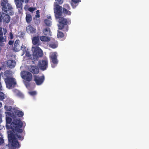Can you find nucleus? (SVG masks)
<instances>
[{"mask_svg":"<svg viewBox=\"0 0 149 149\" xmlns=\"http://www.w3.org/2000/svg\"><path fill=\"white\" fill-rule=\"evenodd\" d=\"M12 74V72L9 70H6L3 73L4 77L5 78H10V76ZM4 79L5 78H4Z\"/></svg>","mask_w":149,"mask_h":149,"instance_id":"f3484780","label":"nucleus"},{"mask_svg":"<svg viewBox=\"0 0 149 149\" xmlns=\"http://www.w3.org/2000/svg\"><path fill=\"white\" fill-rule=\"evenodd\" d=\"M26 20L27 23H29L31 22L32 20V18L30 14L26 13Z\"/></svg>","mask_w":149,"mask_h":149,"instance_id":"aec40b11","label":"nucleus"},{"mask_svg":"<svg viewBox=\"0 0 149 149\" xmlns=\"http://www.w3.org/2000/svg\"><path fill=\"white\" fill-rule=\"evenodd\" d=\"M45 80V77L44 75L41 76H38L36 75L33 76V80L37 85L42 84Z\"/></svg>","mask_w":149,"mask_h":149,"instance_id":"9b49d317","label":"nucleus"},{"mask_svg":"<svg viewBox=\"0 0 149 149\" xmlns=\"http://www.w3.org/2000/svg\"><path fill=\"white\" fill-rule=\"evenodd\" d=\"M2 122L1 118V115H0V123H1Z\"/></svg>","mask_w":149,"mask_h":149,"instance_id":"a18cd8bd","label":"nucleus"},{"mask_svg":"<svg viewBox=\"0 0 149 149\" xmlns=\"http://www.w3.org/2000/svg\"><path fill=\"white\" fill-rule=\"evenodd\" d=\"M2 22V19H1V16L0 15V23H1Z\"/></svg>","mask_w":149,"mask_h":149,"instance_id":"c03bdc74","label":"nucleus"},{"mask_svg":"<svg viewBox=\"0 0 149 149\" xmlns=\"http://www.w3.org/2000/svg\"><path fill=\"white\" fill-rule=\"evenodd\" d=\"M15 62L12 60H8L7 63V65L10 68H13L15 66Z\"/></svg>","mask_w":149,"mask_h":149,"instance_id":"dca6fc26","label":"nucleus"},{"mask_svg":"<svg viewBox=\"0 0 149 149\" xmlns=\"http://www.w3.org/2000/svg\"><path fill=\"white\" fill-rule=\"evenodd\" d=\"M17 95L21 98H23L24 97V95L23 94L20 92L18 91L16 94Z\"/></svg>","mask_w":149,"mask_h":149,"instance_id":"c756f323","label":"nucleus"},{"mask_svg":"<svg viewBox=\"0 0 149 149\" xmlns=\"http://www.w3.org/2000/svg\"><path fill=\"white\" fill-rule=\"evenodd\" d=\"M39 36H35L32 38V43L34 45H37L36 47H33V56L34 59L38 60L39 57L42 56L43 52L42 50L38 46L40 45Z\"/></svg>","mask_w":149,"mask_h":149,"instance_id":"f03ea898","label":"nucleus"},{"mask_svg":"<svg viewBox=\"0 0 149 149\" xmlns=\"http://www.w3.org/2000/svg\"><path fill=\"white\" fill-rule=\"evenodd\" d=\"M29 93L30 95L32 96L35 95L36 94V93L35 91H32L29 92Z\"/></svg>","mask_w":149,"mask_h":149,"instance_id":"72a5a7b5","label":"nucleus"},{"mask_svg":"<svg viewBox=\"0 0 149 149\" xmlns=\"http://www.w3.org/2000/svg\"><path fill=\"white\" fill-rule=\"evenodd\" d=\"M63 13L67 15H70L71 14V12L69 11L66 8H63Z\"/></svg>","mask_w":149,"mask_h":149,"instance_id":"a878e982","label":"nucleus"},{"mask_svg":"<svg viewBox=\"0 0 149 149\" xmlns=\"http://www.w3.org/2000/svg\"><path fill=\"white\" fill-rule=\"evenodd\" d=\"M6 41V39L4 38L3 36H0V46L1 47L4 46V44L3 42Z\"/></svg>","mask_w":149,"mask_h":149,"instance_id":"412c9836","label":"nucleus"},{"mask_svg":"<svg viewBox=\"0 0 149 149\" xmlns=\"http://www.w3.org/2000/svg\"><path fill=\"white\" fill-rule=\"evenodd\" d=\"M36 14H40V11L39 10H38L36 11Z\"/></svg>","mask_w":149,"mask_h":149,"instance_id":"37998d69","label":"nucleus"},{"mask_svg":"<svg viewBox=\"0 0 149 149\" xmlns=\"http://www.w3.org/2000/svg\"><path fill=\"white\" fill-rule=\"evenodd\" d=\"M14 43V41L12 40H10L8 42V44L10 45H12Z\"/></svg>","mask_w":149,"mask_h":149,"instance_id":"4c0bfd02","label":"nucleus"},{"mask_svg":"<svg viewBox=\"0 0 149 149\" xmlns=\"http://www.w3.org/2000/svg\"><path fill=\"white\" fill-rule=\"evenodd\" d=\"M40 17V14H36L35 15V17L36 18H39Z\"/></svg>","mask_w":149,"mask_h":149,"instance_id":"79ce46f5","label":"nucleus"},{"mask_svg":"<svg viewBox=\"0 0 149 149\" xmlns=\"http://www.w3.org/2000/svg\"><path fill=\"white\" fill-rule=\"evenodd\" d=\"M24 35V33L23 32H21L20 33V35L21 37H23Z\"/></svg>","mask_w":149,"mask_h":149,"instance_id":"58836bf2","label":"nucleus"},{"mask_svg":"<svg viewBox=\"0 0 149 149\" xmlns=\"http://www.w3.org/2000/svg\"><path fill=\"white\" fill-rule=\"evenodd\" d=\"M5 98V95L4 93L0 91V100H3Z\"/></svg>","mask_w":149,"mask_h":149,"instance_id":"c85d7f7f","label":"nucleus"},{"mask_svg":"<svg viewBox=\"0 0 149 149\" xmlns=\"http://www.w3.org/2000/svg\"><path fill=\"white\" fill-rule=\"evenodd\" d=\"M19 40H17L15 42L13 50L15 52H18L21 50V46L19 44Z\"/></svg>","mask_w":149,"mask_h":149,"instance_id":"4468645a","label":"nucleus"},{"mask_svg":"<svg viewBox=\"0 0 149 149\" xmlns=\"http://www.w3.org/2000/svg\"><path fill=\"white\" fill-rule=\"evenodd\" d=\"M57 36L58 38H63L64 36V34L63 32L58 31L57 34Z\"/></svg>","mask_w":149,"mask_h":149,"instance_id":"cd10ccee","label":"nucleus"},{"mask_svg":"<svg viewBox=\"0 0 149 149\" xmlns=\"http://www.w3.org/2000/svg\"><path fill=\"white\" fill-rule=\"evenodd\" d=\"M4 81L6 87L9 89L14 88L17 84L15 79L13 77L5 78Z\"/></svg>","mask_w":149,"mask_h":149,"instance_id":"423d86ee","label":"nucleus"},{"mask_svg":"<svg viewBox=\"0 0 149 149\" xmlns=\"http://www.w3.org/2000/svg\"><path fill=\"white\" fill-rule=\"evenodd\" d=\"M47 19H50V20L52 19V17L50 16H47Z\"/></svg>","mask_w":149,"mask_h":149,"instance_id":"a19ab883","label":"nucleus"},{"mask_svg":"<svg viewBox=\"0 0 149 149\" xmlns=\"http://www.w3.org/2000/svg\"><path fill=\"white\" fill-rule=\"evenodd\" d=\"M43 32L44 34L46 36H51V32L50 29L49 28H47L44 29L43 30Z\"/></svg>","mask_w":149,"mask_h":149,"instance_id":"6ab92c4d","label":"nucleus"},{"mask_svg":"<svg viewBox=\"0 0 149 149\" xmlns=\"http://www.w3.org/2000/svg\"><path fill=\"white\" fill-rule=\"evenodd\" d=\"M16 135L19 140H22L24 138V136H21L18 134H16Z\"/></svg>","mask_w":149,"mask_h":149,"instance_id":"7c9ffc66","label":"nucleus"},{"mask_svg":"<svg viewBox=\"0 0 149 149\" xmlns=\"http://www.w3.org/2000/svg\"><path fill=\"white\" fill-rule=\"evenodd\" d=\"M67 6L68 7V9H70V6L68 5H67Z\"/></svg>","mask_w":149,"mask_h":149,"instance_id":"09e8293b","label":"nucleus"},{"mask_svg":"<svg viewBox=\"0 0 149 149\" xmlns=\"http://www.w3.org/2000/svg\"><path fill=\"white\" fill-rule=\"evenodd\" d=\"M2 106V103L0 102V108H1Z\"/></svg>","mask_w":149,"mask_h":149,"instance_id":"49530a36","label":"nucleus"},{"mask_svg":"<svg viewBox=\"0 0 149 149\" xmlns=\"http://www.w3.org/2000/svg\"><path fill=\"white\" fill-rule=\"evenodd\" d=\"M20 0L22 2H23L24 1V0Z\"/></svg>","mask_w":149,"mask_h":149,"instance_id":"3c124183","label":"nucleus"},{"mask_svg":"<svg viewBox=\"0 0 149 149\" xmlns=\"http://www.w3.org/2000/svg\"><path fill=\"white\" fill-rule=\"evenodd\" d=\"M2 69V68L1 67H0V70H1Z\"/></svg>","mask_w":149,"mask_h":149,"instance_id":"864d4df0","label":"nucleus"},{"mask_svg":"<svg viewBox=\"0 0 149 149\" xmlns=\"http://www.w3.org/2000/svg\"><path fill=\"white\" fill-rule=\"evenodd\" d=\"M9 113L8 115L9 116H11V113Z\"/></svg>","mask_w":149,"mask_h":149,"instance_id":"8fccbe9b","label":"nucleus"},{"mask_svg":"<svg viewBox=\"0 0 149 149\" xmlns=\"http://www.w3.org/2000/svg\"><path fill=\"white\" fill-rule=\"evenodd\" d=\"M25 2L26 3H27L28 2L29 0H25Z\"/></svg>","mask_w":149,"mask_h":149,"instance_id":"de8ad7c7","label":"nucleus"},{"mask_svg":"<svg viewBox=\"0 0 149 149\" xmlns=\"http://www.w3.org/2000/svg\"><path fill=\"white\" fill-rule=\"evenodd\" d=\"M48 62L47 60H42L38 61V66L41 70L44 71L48 67Z\"/></svg>","mask_w":149,"mask_h":149,"instance_id":"1a4fd4ad","label":"nucleus"},{"mask_svg":"<svg viewBox=\"0 0 149 149\" xmlns=\"http://www.w3.org/2000/svg\"><path fill=\"white\" fill-rule=\"evenodd\" d=\"M40 38L41 41L43 42H49L50 40V38L48 36H41L40 37Z\"/></svg>","mask_w":149,"mask_h":149,"instance_id":"a211bd4d","label":"nucleus"},{"mask_svg":"<svg viewBox=\"0 0 149 149\" xmlns=\"http://www.w3.org/2000/svg\"><path fill=\"white\" fill-rule=\"evenodd\" d=\"M24 9L26 10L27 9L28 10L32 13L36 9V8L35 7H29L28 8H26V6H25Z\"/></svg>","mask_w":149,"mask_h":149,"instance_id":"bb28decb","label":"nucleus"},{"mask_svg":"<svg viewBox=\"0 0 149 149\" xmlns=\"http://www.w3.org/2000/svg\"><path fill=\"white\" fill-rule=\"evenodd\" d=\"M17 8H22V3L19 0H15Z\"/></svg>","mask_w":149,"mask_h":149,"instance_id":"b1692460","label":"nucleus"},{"mask_svg":"<svg viewBox=\"0 0 149 149\" xmlns=\"http://www.w3.org/2000/svg\"><path fill=\"white\" fill-rule=\"evenodd\" d=\"M28 54V55H27V56H30L28 54Z\"/></svg>","mask_w":149,"mask_h":149,"instance_id":"603ef678","label":"nucleus"},{"mask_svg":"<svg viewBox=\"0 0 149 149\" xmlns=\"http://www.w3.org/2000/svg\"><path fill=\"white\" fill-rule=\"evenodd\" d=\"M2 29L1 27H0V36H3V34L5 35L7 32V30L6 29L3 28V32Z\"/></svg>","mask_w":149,"mask_h":149,"instance_id":"5701e85b","label":"nucleus"},{"mask_svg":"<svg viewBox=\"0 0 149 149\" xmlns=\"http://www.w3.org/2000/svg\"><path fill=\"white\" fill-rule=\"evenodd\" d=\"M49 58L52 67H55L58 63V60L57 59L56 53L54 52L51 54L50 55Z\"/></svg>","mask_w":149,"mask_h":149,"instance_id":"0eeeda50","label":"nucleus"},{"mask_svg":"<svg viewBox=\"0 0 149 149\" xmlns=\"http://www.w3.org/2000/svg\"><path fill=\"white\" fill-rule=\"evenodd\" d=\"M26 30L27 32L30 34H34L36 33V29L31 26V25H29L26 27Z\"/></svg>","mask_w":149,"mask_h":149,"instance_id":"f8f14e48","label":"nucleus"},{"mask_svg":"<svg viewBox=\"0 0 149 149\" xmlns=\"http://www.w3.org/2000/svg\"><path fill=\"white\" fill-rule=\"evenodd\" d=\"M26 47L24 46H21V49L23 51L24 54L26 52Z\"/></svg>","mask_w":149,"mask_h":149,"instance_id":"473e14b6","label":"nucleus"},{"mask_svg":"<svg viewBox=\"0 0 149 149\" xmlns=\"http://www.w3.org/2000/svg\"><path fill=\"white\" fill-rule=\"evenodd\" d=\"M72 1L76 3L79 2V0H72Z\"/></svg>","mask_w":149,"mask_h":149,"instance_id":"ea45409f","label":"nucleus"},{"mask_svg":"<svg viewBox=\"0 0 149 149\" xmlns=\"http://www.w3.org/2000/svg\"><path fill=\"white\" fill-rule=\"evenodd\" d=\"M3 1L1 2V5L2 6V10L5 13H7L10 15H13L14 14V12L13 11V8L11 5L8 3L6 6V5L8 3V1L3 0Z\"/></svg>","mask_w":149,"mask_h":149,"instance_id":"39448f33","label":"nucleus"},{"mask_svg":"<svg viewBox=\"0 0 149 149\" xmlns=\"http://www.w3.org/2000/svg\"><path fill=\"white\" fill-rule=\"evenodd\" d=\"M6 123L10 124V128L13 131L18 133H22L23 130L21 128L23 126V123L20 119H15L12 121V118L9 117H6Z\"/></svg>","mask_w":149,"mask_h":149,"instance_id":"f257e3e1","label":"nucleus"},{"mask_svg":"<svg viewBox=\"0 0 149 149\" xmlns=\"http://www.w3.org/2000/svg\"><path fill=\"white\" fill-rule=\"evenodd\" d=\"M56 19H58L59 24H58V29L63 30L64 32L68 31V24H69L71 23L70 19L61 17Z\"/></svg>","mask_w":149,"mask_h":149,"instance_id":"7ed1b4c3","label":"nucleus"},{"mask_svg":"<svg viewBox=\"0 0 149 149\" xmlns=\"http://www.w3.org/2000/svg\"><path fill=\"white\" fill-rule=\"evenodd\" d=\"M30 71L33 74H38L39 72L38 68L36 66H31L30 68Z\"/></svg>","mask_w":149,"mask_h":149,"instance_id":"2eb2a0df","label":"nucleus"},{"mask_svg":"<svg viewBox=\"0 0 149 149\" xmlns=\"http://www.w3.org/2000/svg\"><path fill=\"white\" fill-rule=\"evenodd\" d=\"M62 7L57 5L56 6L55 9H54V13L56 18H59L61 17L62 15Z\"/></svg>","mask_w":149,"mask_h":149,"instance_id":"9d476101","label":"nucleus"},{"mask_svg":"<svg viewBox=\"0 0 149 149\" xmlns=\"http://www.w3.org/2000/svg\"><path fill=\"white\" fill-rule=\"evenodd\" d=\"M2 74V72L1 73H0V91H2V86L1 85V76Z\"/></svg>","mask_w":149,"mask_h":149,"instance_id":"2f4dec72","label":"nucleus"},{"mask_svg":"<svg viewBox=\"0 0 149 149\" xmlns=\"http://www.w3.org/2000/svg\"><path fill=\"white\" fill-rule=\"evenodd\" d=\"M1 17L3 19V22L8 23L10 21V17L8 14L2 13L1 14Z\"/></svg>","mask_w":149,"mask_h":149,"instance_id":"ddd939ff","label":"nucleus"},{"mask_svg":"<svg viewBox=\"0 0 149 149\" xmlns=\"http://www.w3.org/2000/svg\"><path fill=\"white\" fill-rule=\"evenodd\" d=\"M4 142V141L3 138L0 137V145H1Z\"/></svg>","mask_w":149,"mask_h":149,"instance_id":"e433bc0d","label":"nucleus"},{"mask_svg":"<svg viewBox=\"0 0 149 149\" xmlns=\"http://www.w3.org/2000/svg\"><path fill=\"white\" fill-rule=\"evenodd\" d=\"M15 114L18 117H22L24 115V113L21 111L17 110L15 112Z\"/></svg>","mask_w":149,"mask_h":149,"instance_id":"4be33fe9","label":"nucleus"},{"mask_svg":"<svg viewBox=\"0 0 149 149\" xmlns=\"http://www.w3.org/2000/svg\"><path fill=\"white\" fill-rule=\"evenodd\" d=\"M9 38L11 40L13 39V35L12 32H10V33Z\"/></svg>","mask_w":149,"mask_h":149,"instance_id":"c9c22d12","label":"nucleus"},{"mask_svg":"<svg viewBox=\"0 0 149 149\" xmlns=\"http://www.w3.org/2000/svg\"><path fill=\"white\" fill-rule=\"evenodd\" d=\"M21 76L22 78L24 79L26 81H30L32 78V75L30 72L23 71L21 73Z\"/></svg>","mask_w":149,"mask_h":149,"instance_id":"6e6552de","label":"nucleus"},{"mask_svg":"<svg viewBox=\"0 0 149 149\" xmlns=\"http://www.w3.org/2000/svg\"><path fill=\"white\" fill-rule=\"evenodd\" d=\"M44 22L47 26H50L52 24V22L50 19H45V20Z\"/></svg>","mask_w":149,"mask_h":149,"instance_id":"393cba45","label":"nucleus"},{"mask_svg":"<svg viewBox=\"0 0 149 149\" xmlns=\"http://www.w3.org/2000/svg\"><path fill=\"white\" fill-rule=\"evenodd\" d=\"M8 138L9 142L13 149L18 148L20 147L19 143L16 138V134H14L12 132H8Z\"/></svg>","mask_w":149,"mask_h":149,"instance_id":"20e7f679","label":"nucleus"},{"mask_svg":"<svg viewBox=\"0 0 149 149\" xmlns=\"http://www.w3.org/2000/svg\"><path fill=\"white\" fill-rule=\"evenodd\" d=\"M50 46L51 47L53 48H56L57 46V45L55 44H51L50 45Z\"/></svg>","mask_w":149,"mask_h":149,"instance_id":"f704fd0d","label":"nucleus"}]
</instances>
